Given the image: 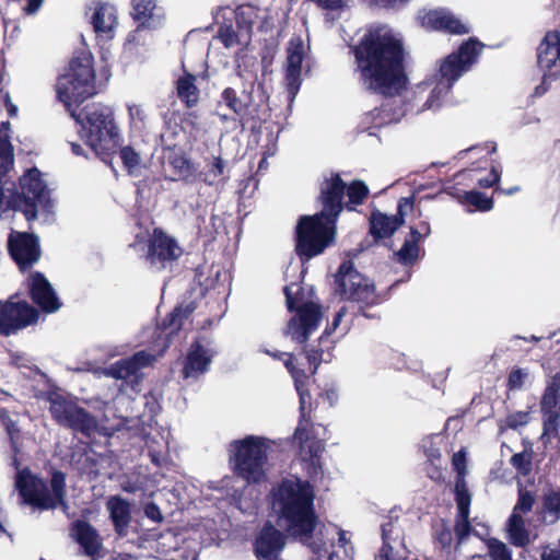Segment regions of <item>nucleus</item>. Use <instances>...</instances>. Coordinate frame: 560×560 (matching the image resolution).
I'll use <instances>...</instances> for the list:
<instances>
[{
  "label": "nucleus",
  "instance_id": "f257e3e1",
  "mask_svg": "<svg viewBox=\"0 0 560 560\" xmlns=\"http://www.w3.org/2000/svg\"><path fill=\"white\" fill-rule=\"evenodd\" d=\"M94 58L91 51H77L67 71L59 75L57 94L70 116L81 126L80 135L93 152L109 162L119 148V132L112 107L102 103L78 107L96 94Z\"/></svg>",
  "mask_w": 560,
  "mask_h": 560
},
{
  "label": "nucleus",
  "instance_id": "f03ea898",
  "mask_svg": "<svg viewBox=\"0 0 560 560\" xmlns=\"http://www.w3.org/2000/svg\"><path fill=\"white\" fill-rule=\"evenodd\" d=\"M284 365L293 378L300 411L298 425L287 442L294 450L295 457L306 476L315 480L323 474L322 458L328 436L326 427L313 422L312 412L320 401L327 402L329 408L334 407L338 400V393L334 387L322 389L304 370L294 368L290 361Z\"/></svg>",
  "mask_w": 560,
  "mask_h": 560
},
{
  "label": "nucleus",
  "instance_id": "7ed1b4c3",
  "mask_svg": "<svg viewBox=\"0 0 560 560\" xmlns=\"http://www.w3.org/2000/svg\"><path fill=\"white\" fill-rule=\"evenodd\" d=\"M354 57L361 79L372 93L395 97L407 90L406 50L392 33L366 32L354 47Z\"/></svg>",
  "mask_w": 560,
  "mask_h": 560
},
{
  "label": "nucleus",
  "instance_id": "20e7f679",
  "mask_svg": "<svg viewBox=\"0 0 560 560\" xmlns=\"http://www.w3.org/2000/svg\"><path fill=\"white\" fill-rule=\"evenodd\" d=\"M14 164L13 145L4 131H0V215L9 210L21 211L26 221L37 219L38 208L46 213L52 211L50 191L37 167L27 170L20 177V190L10 178Z\"/></svg>",
  "mask_w": 560,
  "mask_h": 560
},
{
  "label": "nucleus",
  "instance_id": "39448f33",
  "mask_svg": "<svg viewBox=\"0 0 560 560\" xmlns=\"http://www.w3.org/2000/svg\"><path fill=\"white\" fill-rule=\"evenodd\" d=\"M314 501V487L308 480L298 476L282 478V520L287 523V536L317 552L319 548L312 541L318 525Z\"/></svg>",
  "mask_w": 560,
  "mask_h": 560
},
{
  "label": "nucleus",
  "instance_id": "423d86ee",
  "mask_svg": "<svg viewBox=\"0 0 560 560\" xmlns=\"http://www.w3.org/2000/svg\"><path fill=\"white\" fill-rule=\"evenodd\" d=\"M268 440L247 435L229 444V467L233 475L247 485H259L267 479Z\"/></svg>",
  "mask_w": 560,
  "mask_h": 560
},
{
  "label": "nucleus",
  "instance_id": "0eeeda50",
  "mask_svg": "<svg viewBox=\"0 0 560 560\" xmlns=\"http://www.w3.org/2000/svg\"><path fill=\"white\" fill-rule=\"evenodd\" d=\"M15 486L23 502L35 509L47 511L58 506L68 508L66 475L61 470L52 471L50 489L46 480L32 474L28 468L18 472Z\"/></svg>",
  "mask_w": 560,
  "mask_h": 560
},
{
  "label": "nucleus",
  "instance_id": "6e6552de",
  "mask_svg": "<svg viewBox=\"0 0 560 560\" xmlns=\"http://www.w3.org/2000/svg\"><path fill=\"white\" fill-rule=\"evenodd\" d=\"M337 224L316 214L301 215L295 226L294 250L302 264L336 244Z\"/></svg>",
  "mask_w": 560,
  "mask_h": 560
},
{
  "label": "nucleus",
  "instance_id": "1a4fd4ad",
  "mask_svg": "<svg viewBox=\"0 0 560 560\" xmlns=\"http://www.w3.org/2000/svg\"><path fill=\"white\" fill-rule=\"evenodd\" d=\"M335 293L340 299L359 304V314L365 318H378L366 312V307L382 303V296L376 292L375 285L365 276L360 273L351 260H343L335 275Z\"/></svg>",
  "mask_w": 560,
  "mask_h": 560
},
{
  "label": "nucleus",
  "instance_id": "9d476101",
  "mask_svg": "<svg viewBox=\"0 0 560 560\" xmlns=\"http://www.w3.org/2000/svg\"><path fill=\"white\" fill-rule=\"evenodd\" d=\"M285 304L290 312H295L288 322L285 332L299 343H306L311 335L317 330L323 319L322 306L312 301L304 300V292L298 287L296 292L292 287H284Z\"/></svg>",
  "mask_w": 560,
  "mask_h": 560
},
{
  "label": "nucleus",
  "instance_id": "9b49d317",
  "mask_svg": "<svg viewBox=\"0 0 560 560\" xmlns=\"http://www.w3.org/2000/svg\"><path fill=\"white\" fill-rule=\"evenodd\" d=\"M45 399L49 402L51 418L61 427L90 438L97 430V420L83 407L67 399L56 389L48 390Z\"/></svg>",
  "mask_w": 560,
  "mask_h": 560
},
{
  "label": "nucleus",
  "instance_id": "f8f14e48",
  "mask_svg": "<svg viewBox=\"0 0 560 560\" xmlns=\"http://www.w3.org/2000/svg\"><path fill=\"white\" fill-rule=\"evenodd\" d=\"M346 182L339 173L331 172L318 184L316 205L320 208L315 214L330 222L338 223L345 208Z\"/></svg>",
  "mask_w": 560,
  "mask_h": 560
},
{
  "label": "nucleus",
  "instance_id": "ddd939ff",
  "mask_svg": "<svg viewBox=\"0 0 560 560\" xmlns=\"http://www.w3.org/2000/svg\"><path fill=\"white\" fill-rule=\"evenodd\" d=\"M483 48L477 38L470 37L465 40L456 51L446 56L440 65V79L453 85L465 72H467Z\"/></svg>",
  "mask_w": 560,
  "mask_h": 560
},
{
  "label": "nucleus",
  "instance_id": "4468645a",
  "mask_svg": "<svg viewBox=\"0 0 560 560\" xmlns=\"http://www.w3.org/2000/svg\"><path fill=\"white\" fill-rule=\"evenodd\" d=\"M415 197H401L397 203V212L388 215L378 209H373L369 218V233L375 243L390 238L405 223L406 215L413 211Z\"/></svg>",
  "mask_w": 560,
  "mask_h": 560
},
{
  "label": "nucleus",
  "instance_id": "2eb2a0df",
  "mask_svg": "<svg viewBox=\"0 0 560 560\" xmlns=\"http://www.w3.org/2000/svg\"><path fill=\"white\" fill-rule=\"evenodd\" d=\"M182 248L176 240L170 236L163 229L154 228L148 240L145 260L158 270L166 268L168 264L182 256Z\"/></svg>",
  "mask_w": 560,
  "mask_h": 560
},
{
  "label": "nucleus",
  "instance_id": "dca6fc26",
  "mask_svg": "<svg viewBox=\"0 0 560 560\" xmlns=\"http://www.w3.org/2000/svg\"><path fill=\"white\" fill-rule=\"evenodd\" d=\"M8 250L21 271L31 269L42 255L38 236L27 232L11 233Z\"/></svg>",
  "mask_w": 560,
  "mask_h": 560
},
{
  "label": "nucleus",
  "instance_id": "f3484780",
  "mask_svg": "<svg viewBox=\"0 0 560 560\" xmlns=\"http://www.w3.org/2000/svg\"><path fill=\"white\" fill-rule=\"evenodd\" d=\"M542 436L555 438L560 429V373L546 386L540 399Z\"/></svg>",
  "mask_w": 560,
  "mask_h": 560
},
{
  "label": "nucleus",
  "instance_id": "a211bd4d",
  "mask_svg": "<svg viewBox=\"0 0 560 560\" xmlns=\"http://www.w3.org/2000/svg\"><path fill=\"white\" fill-rule=\"evenodd\" d=\"M153 361L154 355L142 350L129 358L120 359L113 363L106 370V375L116 380H122L135 388L142 378L141 370L152 364Z\"/></svg>",
  "mask_w": 560,
  "mask_h": 560
},
{
  "label": "nucleus",
  "instance_id": "6ab92c4d",
  "mask_svg": "<svg viewBox=\"0 0 560 560\" xmlns=\"http://www.w3.org/2000/svg\"><path fill=\"white\" fill-rule=\"evenodd\" d=\"M304 43L300 36L292 37L287 47L285 89L288 100L293 102L301 88V70L304 59ZM291 104H289V107Z\"/></svg>",
  "mask_w": 560,
  "mask_h": 560
},
{
  "label": "nucleus",
  "instance_id": "aec40b11",
  "mask_svg": "<svg viewBox=\"0 0 560 560\" xmlns=\"http://www.w3.org/2000/svg\"><path fill=\"white\" fill-rule=\"evenodd\" d=\"M26 284L31 300L43 312L55 313L60 308L61 303L52 285L42 272H31Z\"/></svg>",
  "mask_w": 560,
  "mask_h": 560
},
{
  "label": "nucleus",
  "instance_id": "412c9836",
  "mask_svg": "<svg viewBox=\"0 0 560 560\" xmlns=\"http://www.w3.org/2000/svg\"><path fill=\"white\" fill-rule=\"evenodd\" d=\"M419 19L421 25L429 31H438L453 35H465L469 33V28L445 9L425 11Z\"/></svg>",
  "mask_w": 560,
  "mask_h": 560
},
{
  "label": "nucleus",
  "instance_id": "4be33fe9",
  "mask_svg": "<svg viewBox=\"0 0 560 560\" xmlns=\"http://www.w3.org/2000/svg\"><path fill=\"white\" fill-rule=\"evenodd\" d=\"M212 359L213 354L199 339H195L184 359L183 369L180 371L183 380H197L209 370Z\"/></svg>",
  "mask_w": 560,
  "mask_h": 560
},
{
  "label": "nucleus",
  "instance_id": "5701e85b",
  "mask_svg": "<svg viewBox=\"0 0 560 560\" xmlns=\"http://www.w3.org/2000/svg\"><path fill=\"white\" fill-rule=\"evenodd\" d=\"M255 556L258 560H279L280 529L267 521L254 542Z\"/></svg>",
  "mask_w": 560,
  "mask_h": 560
},
{
  "label": "nucleus",
  "instance_id": "b1692460",
  "mask_svg": "<svg viewBox=\"0 0 560 560\" xmlns=\"http://www.w3.org/2000/svg\"><path fill=\"white\" fill-rule=\"evenodd\" d=\"M560 63V31L546 32L537 47V63L540 68L551 70Z\"/></svg>",
  "mask_w": 560,
  "mask_h": 560
},
{
  "label": "nucleus",
  "instance_id": "393cba45",
  "mask_svg": "<svg viewBox=\"0 0 560 560\" xmlns=\"http://www.w3.org/2000/svg\"><path fill=\"white\" fill-rule=\"evenodd\" d=\"M106 508L117 535L126 536L131 522L130 503L120 495H113L107 500Z\"/></svg>",
  "mask_w": 560,
  "mask_h": 560
},
{
  "label": "nucleus",
  "instance_id": "a878e982",
  "mask_svg": "<svg viewBox=\"0 0 560 560\" xmlns=\"http://www.w3.org/2000/svg\"><path fill=\"white\" fill-rule=\"evenodd\" d=\"M75 539L83 548L84 553L96 560L101 555L102 542L97 530L85 521L74 524Z\"/></svg>",
  "mask_w": 560,
  "mask_h": 560
},
{
  "label": "nucleus",
  "instance_id": "bb28decb",
  "mask_svg": "<svg viewBox=\"0 0 560 560\" xmlns=\"http://www.w3.org/2000/svg\"><path fill=\"white\" fill-rule=\"evenodd\" d=\"M457 513L455 517L454 533L457 539V545H460L471 533L472 526L470 523V505L471 495H454Z\"/></svg>",
  "mask_w": 560,
  "mask_h": 560
},
{
  "label": "nucleus",
  "instance_id": "cd10ccee",
  "mask_svg": "<svg viewBox=\"0 0 560 560\" xmlns=\"http://www.w3.org/2000/svg\"><path fill=\"white\" fill-rule=\"evenodd\" d=\"M167 162L174 174L187 184H192L201 177V173L183 151L173 150L167 156Z\"/></svg>",
  "mask_w": 560,
  "mask_h": 560
},
{
  "label": "nucleus",
  "instance_id": "c85d7f7f",
  "mask_svg": "<svg viewBox=\"0 0 560 560\" xmlns=\"http://www.w3.org/2000/svg\"><path fill=\"white\" fill-rule=\"evenodd\" d=\"M196 75L184 71V74L176 80V95L187 108L198 105L200 100V91L196 84Z\"/></svg>",
  "mask_w": 560,
  "mask_h": 560
},
{
  "label": "nucleus",
  "instance_id": "c756f323",
  "mask_svg": "<svg viewBox=\"0 0 560 560\" xmlns=\"http://www.w3.org/2000/svg\"><path fill=\"white\" fill-rule=\"evenodd\" d=\"M117 24L114 7L103 3L95 8L92 15V25L97 34L109 35Z\"/></svg>",
  "mask_w": 560,
  "mask_h": 560
},
{
  "label": "nucleus",
  "instance_id": "7c9ffc66",
  "mask_svg": "<svg viewBox=\"0 0 560 560\" xmlns=\"http://www.w3.org/2000/svg\"><path fill=\"white\" fill-rule=\"evenodd\" d=\"M452 466L456 472L454 495H471L465 480L467 475V453L464 447L453 454Z\"/></svg>",
  "mask_w": 560,
  "mask_h": 560
},
{
  "label": "nucleus",
  "instance_id": "2f4dec72",
  "mask_svg": "<svg viewBox=\"0 0 560 560\" xmlns=\"http://www.w3.org/2000/svg\"><path fill=\"white\" fill-rule=\"evenodd\" d=\"M345 208L347 211H357V208L365 202L370 196L368 185L361 179H353L349 184L346 183Z\"/></svg>",
  "mask_w": 560,
  "mask_h": 560
},
{
  "label": "nucleus",
  "instance_id": "473e14b6",
  "mask_svg": "<svg viewBox=\"0 0 560 560\" xmlns=\"http://www.w3.org/2000/svg\"><path fill=\"white\" fill-rule=\"evenodd\" d=\"M192 313L190 306L183 307L182 305L175 306L160 323L161 330L166 331L168 336L177 334Z\"/></svg>",
  "mask_w": 560,
  "mask_h": 560
},
{
  "label": "nucleus",
  "instance_id": "72a5a7b5",
  "mask_svg": "<svg viewBox=\"0 0 560 560\" xmlns=\"http://www.w3.org/2000/svg\"><path fill=\"white\" fill-rule=\"evenodd\" d=\"M258 18V10L252 4L238 5L235 10L236 26L245 34V42L249 43L254 24Z\"/></svg>",
  "mask_w": 560,
  "mask_h": 560
},
{
  "label": "nucleus",
  "instance_id": "f704fd0d",
  "mask_svg": "<svg viewBox=\"0 0 560 560\" xmlns=\"http://www.w3.org/2000/svg\"><path fill=\"white\" fill-rule=\"evenodd\" d=\"M508 534L510 542L515 547L525 548L530 542L529 532L522 515L517 513H512L509 518Z\"/></svg>",
  "mask_w": 560,
  "mask_h": 560
},
{
  "label": "nucleus",
  "instance_id": "c9c22d12",
  "mask_svg": "<svg viewBox=\"0 0 560 560\" xmlns=\"http://www.w3.org/2000/svg\"><path fill=\"white\" fill-rule=\"evenodd\" d=\"M226 165L221 156H214L210 162L207 163V172L201 173V177L198 180L203 182L208 186H212L217 183L225 184L230 176L226 174Z\"/></svg>",
  "mask_w": 560,
  "mask_h": 560
},
{
  "label": "nucleus",
  "instance_id": "e433bc0d",
  "mask_svg": "<svg viewBox=\"0 0 560 560\" xmlns=\"http://www.w3.org/2000/svg\"><path fill=\"white\" fill-rule=\"evenodd\" d=\"M392 121L389 113L382 106L365 113L360 121V128L374 135L372 129H380Z\"/></svg>",
  "mask_w": 560,
  "mask_h": 560
},
{
  "label": "nucleus",
  "instance_id": "4c0bfd02",
  "mask_svg": "<svg viewBox=\"0 0 560 560\" xmlns=\"http://www.w3.org/2000/svg\"><path fill=\"white\" fill-rule=\"evenodd\" d=\"M432 539L435 547L451 552L453 534L446 520L441 518L432 524Z\"/></svg>",
  "mask_w": 560,
  "mask_h": 560
},
{
  "label": "nucleus",
  "instance_id": "58836bf2",
  "mask_svg": "<svg viewBox=\"0 0 560 560\" xmlns=\"http://www.w3.org/2000/svg\"><path fill=\"white\" fill-rule=\"evenodd\" d=\"M131 16L138 23V27H144L151 20L156 7V0H131Z\"/></svg>",
  "mask_w": 560,
  "mask_h": 560
},
{
  "label": "nucleus",
  "instance_id": "ea45409f",
  "mask_svg": "<svg viewBox=\"0 0 560 560\" xmlns=\"http://www.w3.org/2000/svg\"><path fill=\"white\" fill-rule=\"evenodd\" d=\"M221 100L240 120L246 115L248 104L237 95L233 88H225L221 93Z\"/></svg>",
  "mask_w": 560,
  "mask_h": 560
},
{
  "label": "nucleus",
  "instance_id": "a19ab883",
  "mask_svg": "<svg viewBox=\"0 0 560 560\" xmlns=\"http://www.w3.org/2000/svg\"><path fill=\"white\" fill-rule=\"evenodd\" d=\"M218 38L225 48H231L235 45H248L245 42V34L237 28L234 30L233 25L223 23L219 26Z\"/></svg>",
  "mask_w": 560,
  "mask_h": 560
},
{
  "label": "nucleus",
  "instance_id": "79ce46f5",
  "mask_svg": "<svg viewBox=\"0 0 560 560\" xmlns=\"http://www.w3.org/2000/svg\"><path fill=\"white\" fill-rule=\"evenodd\" d=\"M460 202L472 206L476 210L487 212L493 209V199L478 190L464 191Z\"/></svg>",
  "mask_w": 560,
  "mask_h": 560
},
{
  "label": "nucleus",
  "instance_id": "37998d69",
  "mask_svg": "<svg viewBox=\"0 0 560 560\" xmlns=\"http://www.w3.org/2000/svg\"><path fill=\"white\" fill-rule=\"evenodd\" d=\"M420 247L415 241L405 240L402 246L395 253L397 261L404 266H412L419 257Z\"/></svg>",
  "mask_w": 560,
  "mask_h": 560
},
{
  "label": "nucleus",
  "instance_id": "c03bdc74",
  "mask_svg": "<svg viewBox=\"0 0 560 560\" xmlns=\"http://www.w3.org/2000/svg\"><path fill=\"white\" fill-rule=\"evenodd\" d=\"M452 86L453 85H448L447 82L440 79L436 85L431 90L430 95L422 105V109L424 110L440 107L441 100L451 91Z\"/></svg>",
  "mask_w": 560,
  "mask_h": 560
},
{
  "label": "nucleus",
  "instance_id": "a18cd8bd",
  "mask_svg": "<svg viewBox=\"0 0 560 560\" xmlns=\"http://www.w3.org/2000/svg\"><path fill=\"white\" fill-rule=\"evenodd\" d=\"M489 560H513L510 548L498 538H489L487 540Z\"/></svg>",
  "mask_w": 560,
  "mask_h": 560
},
{
  "label": "nucleus",
  "instance_id": "49530a36",
  "mask_svg": "<svg viewBox=\"0 0 560 560\" xmlns=\"http://www.w3.org/2000/svg\"><path fill=\"white\" fill-rule=\"evenodd\" d=\"M510 464L522 477L529 476L533 471L532 452L523 451L514 454L510 459Z\"/></svg>",
  "mask_w": 560,
  "mask_h": 560
},
{
  "label": "nucleus",
  "instance_id": "de8ad7c7",
  "mask_svg": "<svg viewBox=\"0 0 560 560\" xmlns=\"http://www.w3.org/2000/svg\"><path fill=\"white\" fill-rule=\"evenodd\" d=\"M542 506L546 514L550 518V523H556L560 520V490L550 491L544 495Z\"/></svg>",
  "mask_w": 560,
  "mask_h": 560
},
{
  "label": "nucleus",
  "instance_id": "09e8293b",
  "mask_svg": "<svg viewBox=\"0 0 560 560\" xmlns=\"http://www.w3.org/2000/svg\"><path fill=\"white\" fill-rule=\"evenodd\" d=\"M119 155L122 161L124 166L127 168L129 173L132 172L140 164V155L135 151L130 145L122 147L119 150Z\"/></svg>",
  "mask_w": 560,
  "mask_h": 560
},
{
  "label": "nucleus",
  "instance_id": "8fccbe9b",
  "mask_svg": "<svg viewBox=\"0 0 560 560\" xmlns=\"http://www.w3.org/2000/svg\"><path fill=\"white\" fill-rule=\"evenodd\" d=\"M527 373L521 368H513L506 380L508 390H518L523 387Z\"/></svg>",
  "mask_w": 560,
  "mask_h": 560
},
{
  "label": "nucleus",
  "instance_id": "3c124183",
  "mask_svg": "<svg viewBox=\"0 0 560 560\" xmlns=\"http://www.w3.org/2000/svg\"><path fill=\"white\" fill-rule=\"evenodd\" d=\"M424 471L427 477L436 485H442L445 482V468L442 467L441 462L438 464H424Z\"/></svg>",
  "mask_w": 560,
  "mask_h": 560
},
{
  "label": "nucleus",
  "instance_id": "603ef678",
  "mask_svg": "<svg viewBox=\"0 0 560 560\" xmlns=\"http://www.w3.org/2000/svg\"><path fill=\"white\" fill-rule=\"evenodd\" d=\"M535 503V498L532 494V492L526 490H521L518 492V499L516 502V505L514 506L513 513H516V511H520L522 513H528L532 511L533 505Z\"/></svg>",
  "mask_w": 560,
  "mask_h": 560
},
{
  "label": "nucleus",
  "instance_id": "864d4df0",
  "mask_svg": "<svg viewBox=\"0 0 560 560\" xmlns=\"http://www.w3.org/2000/svg\"><path fill=\"white\" fill-rule=\"evenodd\" d=\"M271 510L277 514L276 523L280 524V482H275L268 494Z\"/></svg>",
  "mask_w": 560,
  "mask_h": 560
},
{
  "label": "nucleus",
  "instance_id": "5fc2aeb1",
  "mask_svg": "<svg viewBox=\"0 0 560 560\" xmlns=\"http://www.w3.org/2000/svg\"><path fill=\"white\" fill-rule=\"evenodd\" d=\"M529 421V412L527 411H516L510 413L506 417V425L511 429H516L518 427L527 424Z\"/></svg>",
  "mask_w": 560,
  "mask_h": 560
},
{
  "label": "nucleus",
  "instance_id": "6e6d98bb",
  "mask_svg": "<svg viewBox=\"0 0 560 560\" xmlns=\"http://www.w3.org/2000/svg\"><path fill=\"white\" fill-rule=\"evenodd\" d=\"M501 177V171L497 166H491L490 173L485 178H478V185L482 188L494 187Z\"/></svg>",
  "mask_w": 560,
  "mask_h": 560
},
{
  "label": "nucleus",
  "instance_id": "4d7b16f0",
  "mask_svg": "<svg viewBox=\"0 0 560 560\" xmlns=\"http://www.w3.org/2000/svg\"><path fill=\"white\" fill-rule=\"evenodd\" d=\"M323 353H324V349L319 346L317 348H312V349L307 350V352H306L307 361L311 365H314L312 374H315L318 365L322 363Z\"/></svg>",
  "mask_w": 560,
  "mask_h": 560
},
{
  "label": "nucleus",
  "instance_id": "13d9d810",
  "mask_svg": "<svg viewBox=\"0 0 560 560\" xmlns=\"http://www.w3.org/2000/svg\"><path fill=\"white\" fill-rule=\"evenodd\" d=\"M424 455H425L424 464H430V463L438 464L442 459V454H441L440 448L436 447L435 445H433L432 443L430 444V446L424 447Z\"/></svg>",
  "mask_w": 560,
  "mask_h": 560
},
{
  "label": "nucleus",
  "instance_id": "bf43d9fd",
  "mask_svg": "<svg viewBox=\"0 0 560 560\" xmlns=\"http://www.w3.org/2000/svg\"><path fill=\"white\" fill-rule=\"evenodd\" d=\"M393 528H394V518L392 516H388L387 521H385L381 525L382 542L392 544Z\"/></svg>",
  "mask_w": 560,
  "mask_h": 560
},
{
  "label": "nucleus",
  "instance_id": "052dcab7",
  "mask_svg": "<svg viewBox=\"0 0 560 560\" xmlns=\"http://www.w3.org/2000/svg\"><path fill=\"white\" fill-rule=\"evenodd\" d=\"M540 560H560V546L550 547L546 545L542 547V551L540 553Z\"/></svg>",
  "mask_w": 560,
  "mask_h": 560
},
{
  "label": "nucleus",
  "instance_id": "680f3d73",
  "mask_svg": "<svg viewBox=\"0 0 560 560\" xmlns=\"http://www.w3.org/2000/svg\"><path fill=\"white\" fill-rule=\"evenodd\" d=\"M394 548L392 544L382 542L378 552L375 555V560H394Z\"/></svg>",
  "mask_w": 560,
  "mask_h": 560
},
{
  "label": "nucleus",
  "instance_id": "e2e57ef3",
  "mask_svg": "<svg viewBox=\"0 0 560 560\" xmlns=\"http://www.w3.org/2000/svg\"><path fill=\"white\" fill-rule=\"evenodd\" d=\"M145 515L152 521H161L162 514L159 506L154 503H148L144 508Z\"/></svg>",
  "mask_w": 560,
  "mask_h": 560
},
{
  "label": "nucleus",
  "instance_id": "0e129e2a",
  "mask_svg": "<svg viewBox=\"0 0 560 560\" xmlns=\"http://www.w3.org/2000/svg\"><path fill=\"white\" fill-rule=\"evenodd\" d=\"M413 228H416V230L419 231L424 238H427L431 234V225L428 221H420Z\"/></svg>",
  "mask_w": 560,
  "mask_h": 560
},
{
  "label": "nucleus",
  "instance_id": "69168bd1",
  "mask_svg": "<svg viewBox=\"0 0 560 560\" xmlns=\"http://www.w3.org/2000/svg\"><path fill=\"white\" fill-rule=\"evenodd\" d=\"M337 327L338 326L332 323L328 324L319 337V345L325 342L334 334Z\"/></svg>",
  "mask_w": 560,
  "mask_h": 560
},
{
  "label": "nucleus",
  "instance_id": "338daca9",
  "mask_svg": "<svg viewBox=\"0 0 560 560\" xmlns=\"http://www.w3.org/2000/svg\"><path fill=\"white\" fill-rule=\"evenodd\" d=\"M337 327L338 326L332 323L328 324L319 337V345L325 342L334 334Z\"/></svg>",
  "mask_w": 560,
  "mask_h": 560
},
{
  "label": "nucleus",
  "instance_id": "774afa93",
  "mask_svg": "<svg viewBox=\"0 0 560 560\" xmlns=\"http://www.w3.org/2000/svg\"><path fill=\"white\" fill-rule=\"evenodd\" d=\"M406 240L415 241V243L419 245V243L425 238L420 234L419 231L416 230V228L410 226L409 237H407Z\"/></svg>",
  "mask_w": 560,
  "mask_h": 560
}]
</instances>
